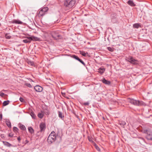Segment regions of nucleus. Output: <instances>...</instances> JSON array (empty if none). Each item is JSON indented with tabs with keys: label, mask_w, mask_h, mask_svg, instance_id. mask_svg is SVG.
Listing matches in <instances>:
<instances>
[{
	"label": "nucleus",
	"mask_w": 152,
	"mask_h": 152,
	"mask_svg": "<svg viewBox=\"0 0 152 152\" xmlns=\"http://www.w3.org/2000/svg\"><path fill=\"white\" fill-rule=\"evenodd\" d=\"M83 104L85 105H88L89 104V103L87 102L83 103Z\"/></svg>",
	"instance_id": "ea45409f"
},
{
	"label": "nucleus",
	"mask_w": 152,
	"mask_h": 152,
	"mask_svg": "<svg viewBox=\"0 0 152 152\" xmlns=\"http://www.w3.org/2000/svg\"><path fill=\"white\" fill-rule=\"evenodd\" d=\"M56 140V135L55 132L53 131L49 135L48 138V142L50 143H52L54 142Z\"/></svg>",
	"instance_id": "7ed1b4c3"
},
{
	"label": "nucleus",
	"mask_w": 152,
	"mask_h": 152,
	"mask_svg": "<svg viewBox=\"0 0 152 152\" xmlns=\"http://www.w3.org/2000/svg\"><path fill=\"white\" fill-rule=\"evenodd\" d=\"M5 38L7 39H10L11 37V36L9 35V34L6 33L5 35Z\"/></svg>",
	"instance_id": "c85d7f7f"
},
{
	"label": "nucleus",
	"mask_w": 152,
	"mask_h": 152,
	"mask_svg": "<svg viewBox=\"0 0 152 152\" xmlns=\"http://www.w3.org/2000/svg\"><path fill=\"white\" fill-rule=\"evenodd\" d=\"M51 35L52 37L55 40H58L61 38V36L57 31H51Z\"/></svg>",
	"instance_id": "20e7f679"
},
{
	"label": "nucleus",
	"mask_w": 152,
	"mask_h": 152,
	"mask_svg": "<svg viewBox=\"0 0 152 152\" xmlns=\"http://www.w3.org/2000/svg\"><path fill=\"white\" fill-rule=\"evenodd\" d=\"M31 37V41L32 40H33V41H39V38L37 37H34L33 36H32L31 37Z\"/></svg>",
	"instance_id": "6ab92c4d"
},
{
	"label": "nucleus",
	"mask_w": 152,
	"mask_h": 152,
	"mask_svg": "<svg viewBox=\"0 0 152 152\" xmlns=\"http://www.w3.org/2000/svg\"><path fill=\"white\" fill-rule=\"evenodd\" d=\"M27 63L29 65L31 66H34L35 65L33 61H31L30 60L28 61Z\"/></svg>",
	"instance_id": "b1692460"
},
{
	"label": "nucleus",
	"mask_w": 152,
	"mask_h": 152,
	"mask_svg": "<svg viewBox=\"0 0 152 152\" xmlns=\"http://www.w3.org/2000/svg\"><path fill=\"white\" fill-rule=\"evenodd\" d=\"M13 131L16 134L18 132L19 129L17 127L14 126L13 127Z\"/></svg>",
	"instance_id": "5701e85b"
},
{
	"label": "nucleus",
	"mask_w": 152,
	"mask_h": 152,
	"mask_svg": "<svg viewBox=\"0 0 152 152\" xmlns=\"http://www.w3.org/2000/svg\"><path fill=\"white\" fill-rule=\"evenodd\" d=\"M25 141L26 142V143H28V141L27 140H26Z\"/></svg>",
	"instance_id": "de8ad7c7"
},
{
	"label": "nucleus",
	"mask_w": 152,
	"mask_h": 152,
	"mask_svg": "<svg viewBox=\"0 0 152 152\" xmlns=\"http://www.w3.org/2000/svg\"><path fill=\"white\" fill-rule=\"evenodd\" d=\"M61 94L63 96H64V95H65V93H63L61 92Z\"/></svg>",
	"instance_id": "49530a36"
},
{
	"label": "nucleus",
	"mask_w": 152,
	"mask_h": 152,
	"mask_svg": "<svg viewBox=\"0 0 152 152\" xmlns=\"http://www.w3.org/2000/svg\"><path fill=\"white\" fill-rule=\"evenodd\" d=\"M2 142L3 144L6 146L10 147L13 146V145L11 144L10 143L7 142L3 141Z\"/></svg>",
	"instance_id": "9b49d317"
},
{
	"label": "nucleus",
	"mask_w": 152,
	"mask_h": 152,
	"mask_svg": "<svg viewBox=\"0 0 152 152\" xmlns=\"http://www.w3.org/2000/svg\"><path fill=\"white\" fill-rule=\"evenodd\" d=\"M26 39H23V41L25 43H30L31 42V37H26Z\"/></svg>",
	"instance_id": "9d476101"
},
{
	"label": "nucleus",
	"mask_w": 152,
	"mask_h": 152,
	"mask_svg": "<svg viewBox=\"0 0 152 152\" xmlns=\"http://www.w3.org/2000/svg\"><path fill=\"white\" fill-rule=\"evenodd\" d=\"M34 90L37 92H41L43 90L42 88L38 85L35 86L34 88Z\"/></svg>",
	"instance_id": "423d86ee"
},
{
	"label": "nucleus",
	"mask_w": 152,
	"mask_h": 152,
	"mask_svg": "<svg viewBox=\"0 0 152 152\" xmlns=\"http://www.w3.org/2000/svg\"><path fill=\"white\" fill-rule=\"evenodd\" d=\"M45 12H43L42 10L41 9L39 11L38 15L39 17L42 16L45 14Z\"/></svg>",
	"instance_id": "2eb2a0df"
},
{
	"label": "nucleus",
	"mask_w": 152,
	"mask_h": 152,
	"mask_svg": "<svg viewBox=\"0 0 152 152\" xmlns=\"http://www.w3.org/2000/svg\"><path fill=\"white\" fill-rule=\"evenodd\" d=\"M146 138L148 140H152V134H149L147 135Z\"/></svg>",
	"instance_id": "bb28decb"
},
{
	"label": "nucleus",
	"mask_w": 152,
	"mask_h": 152,
	"mask_svg": "<svg viewBox=\"0 0 152 152\" xmlns=\"http://www.w3.org/2000/svg\"><path fill=\"white\" fill-rule=\"evenodd\" d=\"M20 100L21 102H23L24 101V99L22 97H20Z\"/></svg>",
	"instance_id": "58836bf2"
},
{
	"label": "nucleus",
	"mask_w": 152,
	"mask_h": 152,
	"mask_svg": "<svg viewBox=\"0 0 152 152\" xmlns=\"http://www.w3.org/2000/svg\"><path fill=\"white\" fill-rule=\"evenodd\" d=\"M44 36L46 37H48L49 36L50 34H51V31H43Z\"/></svg>",
	"instance_id": "1a4fd4ad"
},
{
	"label": "nucleus",
	"mask_w": 152,
	"mask_h": 152,
	"mask_svg": "<svg viewBox=\"0 0 152 152\" xmlns=\"http://www.w3.org/2000/svg\"><path fill=\"white\" fill-rule=\"evenodd\" d=\"M72 57L75 59L77 60L79 58L77 56L75 55H72Z\"/></svg>",
	"instance_id": "e433bc0d"
},
{
	"label": "nucleus",
	"mask_w": 152,
	"mask_h": 152,
	"mask_svg": "<svg viewBox=\"0 0 152 152\" xmlns=\"http://www.w3.org/2000/svg\"><path fill=\"white\" fill-rule=\"evenodd\" d=\"M119 124L121 126H123L126 125V123L125 121H119Z\"/></svg>",
	"instance_id": "a878e982"
},
{
	"label": "nucleus",
	"mask_w": 152,
	"mask_h": 152,
	"mask_svg": "<svg viewBox=\"0 0 152 152\" xmlns=\"http://www.w3.org/2000/svg\"><path fill=\"white\" fill-rule=\"evenodd\" d=\"M1 24L0 23V26H1Z\"/></svg>",
	"instance_id": "8fccbe9b"
},
{
	"label": "nucleus",
	"mask_w": 152,
	"mask_h": 152,
	"mask_svg": "<svg viewBox=\"0 0 152 152\" xmlns=\"http://www.w3.org/2000/svg\"><path fill=\"white\" fill-rule=\"evenodd\" d=\"M19 127L21 130H24L26 129L25 126L22 124H19Z\"/></svg>",
	"instance_id": "dca6fc26"
},
{
	"label": "nucleus",
	"mask_w": 152,
	"mask_h": 152,
	"mask_svg": "<svg viewBox=\"0 0 152 152\" xmlns=\"http://www.w3.org/2000/svg\"><path fill=\"white\" fill-rule=\"evenodd\" d=\"M2 138H5V137H4V134H1V136H0Z\"/></svg>",
	"instance_id": "37998d69"
},
{
	"label": "nucleus",
	"mask_w": 152,
	"mask_h": 152,
	"mask_svg": "<svg viewBox=\"0 0 152 152\" xmlns=\"http://www.w3.org/2000/svg\"><path fill=\"white\" fill-rule=\"evenodd\" d=\"M107 48L108 50L111 52L113 51L114 50V48L113 47H108Z\"/></svg>",
	"instance_id": "7c9ffc66"
},
{
	"label": "nucleus",
	"mask_w": 152,
	"mask_h": 152,
	"mask_svg": "<svg viewBox=\"0 0 152 152\" xmlns=\"http://www.w3.org/2000/svg\"><path fill=\"white\" fill-rule=\"evenodd\" d=\"M98 70V72L102 74L104 72L105 69L104 67H101L99 68Z\"/></svg>",
	"instance_id": "ddd939ff"
},
{
	"label": "nucleus",
	"mask_w": 152,
	"mask_h": 152,
	"mask_svg": "<svg viewBox=\"0 0 152 152\" xmlns=\"http://www.w3.org/2000/svg\"><path fill=\"white\" fill-rule=\"evenodd\" d=\"M127 3L128 4L132 7H134L136 5L133 1H132L130 0H129L128 1Z\"/></svg>",
	"instance_id": "f8f14e48"
},
{
	"label": "nucleus",
	"mask_w": 152,
	"mask_h": 152,
	"mask_svg": "<svg viewBox=\"0 0 152 152\" xmlns=\"http://www.w3.org/2000/svg\"><path fill=\"white\" fill-rule=\"evenodd\" d=\"M2 119V115L0 113V121H1Z\"/></svg>",
	"instance_id": "a19ab883"
},
{
	"label": "nucleus",
	"mask_w": 152,
	"mask_h": 152,
	"mask_svg": "<svg viewBox=\"0 0 152 152\" xmlns=\"http://www.w3.org/2000/svg\"><path fill=\"white\" fill-rule=\"evenodd\" d=\"M24 85L25 86H26L27 87H29V88H31L32 87V86H31V85L29 83H26L25 84H24Z\"/></svg>",
	"instance_id": "f704fd0d"
},
{
	"label": "nucleus",
	"mask_w": 152,
	"mask_h": 152,
	"mask_svg": "<svg viewBox=\"0 0 152 152\" xmlns=\"http://www.w3.org/2000/svg\"><path fill=\"white\" fill-rule=\"evenodd\" d=\"M6 91V90H3L2 91Z\"/></svg>",
	"instance_id": "09e8293b"
},
{
	"label": "nucleus",
	"mask_w": 152,
	"mask_h": 152,
	"mask_svg": "<svg viewBox=\"0 0 152 152\" xmlns=\"http://www.w3.org/2000/svg\"><path fill=\"white\" fill-rule=\"evenodd\" d=\"M102 82L105 84L109 85L110 83V82L108 80H106L104 78L103 80H102Z\"/></svg>",
	"instance_id": "f3484780"
},
{
	"label": "nucleus",
	"mask_w": 152,
	"mask_h": 152,
	"mask_svg": "<svg viewBox=\"0 0 152 152\" xmlns=\"http://www.w3.org/2000/svg\"><path fill=\"white\" fill-rule=\"evenodd\" d=\"M43 12H45L47 11L48 10V8L47 7H45L41 9Z\"/></svg>",
	"instance_id": "cd10ccee"
},
{
	"label": "nucleus",
	"mask_w": 152,
	"mask_h": 152,
	"mask_svg": "<svg viewBox=\"0 0 152 152\" xmlns=\"http://www.w3.org/2000/svg\"><path fill=\"white\" fill-rule=\"evenodd\" d=\"M96 148L98 151H99L100 150V148L98 146H96Z\"/></svg>",
	"instance_id": "a18cd8bd"
},
{
	"label": "nucleus",
	"mask_w": 152,
	"mask_h": 152,
	"mask_svg": "<svg viewBox=\"0 0 152 152\" xmlns=\"http://www.w3.org/2000/svg\"><path fill=\"white\" fill-rule=\"evenodd\" d=\"M141 26L140 23H136L133 25V27L134 28H138Z\"/></svg>",
	"instance_id": "a211bd4d"
},
{
	"label": "nucleus",
	"mask_w": 152,
	"mask_h": 152,
	"mask_svg": "<svg viewBox=\"0 0 152 152\" xmlns=\"http://www.w3.org/2000/svg\"><path fill=\"white\" fill-rule=\"evenodd\" d=\"M42 113L43 112L45 113L46 115H48L50 113L49 110L48 109H45L43 110V112L41 111Z\"/></svg>",
	"instance_id": "aec40b11"
},
{
	"label": "nucleus",
	"mask_w": 152,
	"mask_h": 152,
	"mask_svg": "<svg viewBox=\"0 0 152 152\" xmlns=\"http://www.w3.org/2000/svg\"><path fill=\"white\" fill-rule=\"evenodd\" d=\"M75 2V0H66L64 1V4L66 9L69 10L74 6Z\"/></svg>",
	"instance_id": "f257e3e1"
},
{
	"label": "nucleus",
	"mask_w": 152,
	"mask_h": 152,
	"mask_svg": "<svg viewBox=\"0 0 152 152\" xmlns=\"http://www.w3.org/2000/svg\"><path fill=\"white\" fill-rule=\"evenodd\" d=\"M44 114L42 113H39L38 114V116L40 118H42Z\"/></svg>",
	"instance_id": "473e14b6"
},
{
	"label": "nucleus",
	"mask_w": 152,
	"mask_h": 152,
	"mask_svg": "<svg viewBox=\"0 0 152 152\" xmlns=\"http://www.w3.org/2000/svg\"><path fill=\"white\" fill-rule=\"evenodd\" d=\"M10 101L9 100L4 101L2 104L3 106H5L7 105L9 103Z\"/></svg>",
	"instance_id": "393cba45"
},
{
	"label": "nucleus",
	"mask_w": 152,
	"mask_h": 152,
	"mask_svg": "<svg viewBox=\"0 0 152 152\" xmlns=\"http://www.w3.org/2000/svg\"><path fill=\"white\" fill-rule=\"evenodd\" d=\"M39 128L41 132L44 131L46 128L45 124L43 123H41L39 125Z\"/></svg>",
	"instance_id": "0eeeda50"
},
{
	"label": "nucleus",
	"mask_w": 152,
	"mask_h": 152,
	"mask_svg": "<svg viewBox=\"0 0 152 152\" xmlns=\"http://www.w3.org/2000/svg\"><path fill=\"white\" fill-rule=\"evenodd\" d=\"M128 101L131 104L136 106H140L144 105V103L142 101L135 100L133 99L129 98Z\"/></svg>",
	"instance_id": "f03ea898"
},
{
	"label": "nucleus",
	"mask_w": 152,
	"mask_h": 152,
	"mask_svg": "<svg viewBox=\"0 0 152 152\" xmlns=\"http://www.w3.org/2000/svg\"><path fill=\"white\" fill-rule=\"evenodd\" d=\"M4 95V94L3 92H0V96L1 97H3Z\"/></svg>",
	"instance_id": "79ce46f5"
},
{
	"label": "nucleus",
	"mask_w": 152,
	"mask_h": 152,
	"mask_svg": "<svg viewBox=\"0 0 152 152\" xmlns=\"http://www.w3.org/2000/svg\"><path fill=\"white\" fill-rule=\"evenodd\" d=\"M30 115L33 118H35L36 116L33 112H31V113Z\"/></svg>",
	"instance_id": "2f4dec72"
},
{
	"label": "nucleus",
	"mask_w": 152,
	"mask_h": 152,
	"mask_svg": "<svg viewBox=\"0 0 152 152\" xmlns=\"http://www.w3.org/2000/svg\"><path fill=\"white\" fill-rule=\"evenodd\" d=\"M111 18H112V22H113V19H115L116 18V15L115 13H112L111 14Z\"/></svg>",
	"instance_id": "4be33fe9"
},
{
	"label": "nucleus",
	"mask_w": 152,
	"mask_h": 152,
	"mask_svg": "<svg viewBox=\"0 0 152 152\" xmlns=\"http://www.w3.org/2000/svg\"><path fill=\"white\" fill-rule=\"evenodd\" d=\"M5 123L7 126L10 128H11L12 126L11 123L9 120H6Z\"/></svg>",
	"instance_id": "4468645a"
},
{
	"label": "nucleus",
	"mask_w": 152,
	"mask_h": 152,
	"mask_svg": "<svg viewBox=\"0 0 152 152\" xmlns=\"http://www.w3.org/2000/svg\"><path fill=\"white\" fill-rule=\"evenodd\" d=\"M14 134L13 133L11 132L9 134L8 136L10 137H12L13 136Z\"/></svg>",
	"instance_id": "4c0bfd02"
},
{
	"label": "nucleus",
	"mask_w": 152,
	"mask_h": 152,
	"mask_svg": "<svg viewBox=\"0 0 152 152\" xmlns=\"http://www.w3.org/2000/svg\"><path fill=\"white\" fill-rule=\"evenodd\" d=\"M77 60L79 61L84 66H85V64L84 63V62L81 59H80L79 58H78Z\"/></svg>",
	"instance_id": "c9c22d12"
},
{
	"label": "nucleus",
	"mask_w": 152,
	"mask_h": 152,
	"mask_svg": "<svg viewBox=\"0 0 152 152\" xmlns=\"http://www.w3.org/2000/svg\"><path fill=\"white\" fill-rule=\"evenodd\" d=\"M80 53L83 56H86V54H88L87 52L86 53H85V52L84 51H80Z\"/></svg>",
	"instance_id": "c756f323"
},
{
	"label": "nucleus",
	"mask_w": 152,
	"mask_h": 152,
	"mask_svg": "<svg viewBox=\"0 0 152 152\" xmlns=\"http://www.w3.org/2000/svg\"><path fill=\"white\" fill-rule=\"evenodd\" d=\"M58 114L59 117L61 118L62 119L64 117V116L63 115L62 113L61 112L59 111Z\"/></svg>",
	"instance_id": "72a5a7b5"
},
{
	"label": "nucleus",
	"mask_w": 152,
	"mask_h": 152,
	"mask_svg": "<svg viewBox=\"0 0 152 152\" xmlns=\"http://www.w3.org/2000/svg\"><path fill=\"white\" fill-rule=\"evenodd\" d=\"M29 132L31 134L34 133V130L31 127H29L28 128Z\"/></svg>",
	"instance_id": "412c9836"
},
{
	"label": "nucleus",
	"mask_w": 152,
	"mask_h": 152,
	"mask_svg": "<svg viewBox=\"0 0 152 152\" xmlns=\"http://www.w3.org/2000/svg\"><path fill=\"white\" fill-rule=\"evenodd\" d=\"M10 23H15L16 24H22L23 22L20 21L19 20H14L11 21L9 22Z\"/></svg>",
	"instance_id": "6e6552de"
},
{
	"label": "nucleus",
	"mask_w": 152,
	"mask_h": 152,
	"mask_svg": "<svg viewBox=\"0 0 152 152\" xmlns=\"http://www.w3.org/2000/svg\"><path fill=\"white\" fill-rule=\"evenodd\" d=\"M128 61L131 64L134 65H137L138 64V61L137 60L134 59L132 56H129L127 58Z\"/></svg>",
	"instance_id": "39448f33"
},
{
	"label": "nucleus",
	"mask_w": 152,
	"mask_h": 152,
	"mask_svg": "<svg viewBox=\"0 0 152 152\" xmlns=\"http://www.w3.org/2000/svg\"><path fill=\"white\" fill-rule=\"evenodd\" d=\"M17 139H18V142H20V140H21V138H20V137L19 136L17 138Z\"/></svg>",
	"instance_id": "c03bdc74"
}]
</instances>
